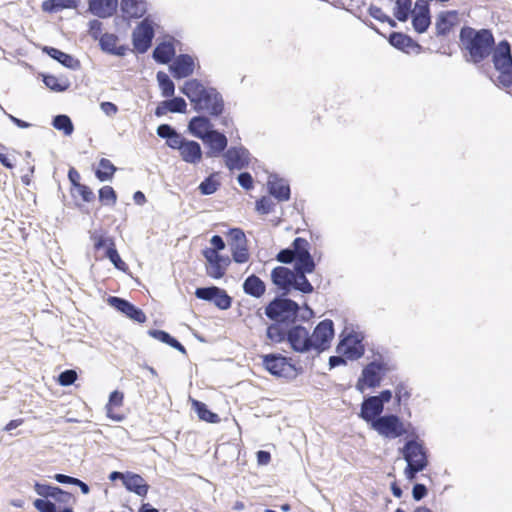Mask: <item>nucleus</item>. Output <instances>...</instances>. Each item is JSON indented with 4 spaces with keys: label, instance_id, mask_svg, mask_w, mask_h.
Wrapping results in <instances>:
<instances>
[{
    "label": "nucleus",
    "instance_id": "9d476101",
    "mask_svg": "<svg viewBox=\"0 0 512 512\" xmlns=\"http://www.w3.org/2000/svg\"><path fill=\"white\" fill-rule=\"evenodd\" d=\"M195 296L198 299L213 303L221 310L229 309L232 304V298L224 289L217 286L199 287L195 290Z\"/></svg>",
    "mask_w": 512,
    "mask_h": 512
},
{
    "label": "nucleus",
    "instance_id": "ea45409f",
    "mask_svg": "<svg viewBox=\"0 0 512 512\" xmlns=\"http://www.w3.org/2000/svg\"><path fill=\"white\" fill-rule=\"evenodd\" d=\"M291 289H295L304 294H310L314 288L310 281L307 279L306 274L294 272V278L292 281Z\"/></svg>",
    "mask_w": 512,
    "mask_h": 512
},
{
    "label": "nucleus",
    "instance_id": "1a4fd4ad",
    "mask_svg": "<svg viewBox=\"0 0 512 512\" xmlns=\"http://www.w3.org/2000/svg\"><path fill=\"white\" fill-rule=\"evenodd\" d=\"M154 28L150 17L144 18L132 33L133 46L138 53H145L151 47Z\"/></svg>",
    "mask_w": 512,
    "mask_h": 512
},
{
    "label": "nucleus",
    "instance_id": "6ab92c4d",
    "mask_svg": "<svg viewBox=\"0 0 512 512\" xmlns=\"http://www.w3.org/2000/svg\"><path fill=\"white\" fill-rule=\"evenodd\" d=\"M194 60L188 54H180L175 57L170 66V70L174 78L182 79L190 76L194 72Z\"/></svg>",
    "mask_w": 512,
    "mask_h": 512
},
{
    "label": "nucleus",
    "instance_id": "4d7b16f0",
    "mask_svg": "<svg viewBox=\"0 0 512 512\" xmlns=\"http://www.w3.org/2000/svg\"><path fill=\"white\" fill-rule=\"evenodd\" d=\"M274 207L273 201L266 196H263L256 202V210L262 214H269Z\"/></svg>",
    "mask_w": 512,
    "mask_h": 512
},
{
    "label": "nucleus",
    "instance_id": "e2e57ef3",
    "mask_svg": "<svg viewBox=\"0 0 512 512\" xmlns=\"http://www.w3.org/2000/svg\"><path fill=\"white\" fill-rule=\"evenodd\" d=\"M89 35L95 39V40H99L100 37H101V33H102V23L99 21V20H91L89 22Z\"/></svg>",
    "mask_w": 512,
    "mask_h": 512
},
{
    "label": "nucleus",
    "instance_id": "0e129e2a",
    "mask_svg": "<svg viewBox=\"0 0 512 512\" xmlns=\"http://www.w3.org/2000/svg\"><path fill=\"white\" fill-rule=\"evenodd\" d=\"M185 141L186 138L182 137L178 132H175V134H173L166 143L170 148L180 151Z\"/></svg>",
    "mask_w": 512,
    "mask_h": 512
},
{
    "label": "nucleus",
    "instance_id": "423d86ee",
    "mask_svg": "<svg viewBox=\"0 0 512 512\" xmlns=\"http://www.w3.org/2000/svg\"><path fill=\"white\" fill-rule=\"evenodd\" d=\"M371 428L379 435L388 439H395L406 433L404 423L395 414L382 415L373 421Z\"/></svg>",
    "mask_w": 512,
    "mask_h": 512
},
{
    "label": "nucleus",
    "instance_id": "473e14b6",
    "mask_svg": "<svg viewBox=\"0 0 512 512\" xmlns=\"http://www.w3.org/2000/svg\"><path fill=\"white\" fill-rule=\"evenodd\" d=\"M80 0H46L42 4L44 12L57 13L64 9H76Z\"/></svg>",
    "mask_w": 512,
    "mask_h": 512
},
{
    "label": "nucleus",
    "instance_id": "864d4df0",
    "mask_svg": "<svg viewBox=\"0 0 512 512\" xmlns=\"http://www.w3.org/2000/svg\"><path fill=\"white\" fill-rule=\"evenodd\" d=\"M77 380V373L75 370L67 369L61 372L58 376V382L61 386H70Z\"/></svg>",
    "mask_w": 512,
    "mask_h": 512
},
{
    "label": "nucleus",
    "instance_id": "412c9836",
    "mask_svg": "<svg viewBox=\"0 0 512 512\" xmlns=\"http://www.w3.org/2000/svg\"><path fill=\"white\" fill-rule=\"evenodd\" d=\"M188 130L194 137L203 140L214 130V125L208 117L199 115L190 119Z\"/></svg>",
    "mask_w": 512,
    "mask_h": 512
},
{
    "label": "nucleus",
    "instance_id": "72a5a7b5",
    "mask_svg": "<svg viewBox=\"0 0 512 512\" xmlns=\"http://www.w3.org/2000/svg\"><path fill=\"white\" fill-rule=\"evenodd\" d=\"M192 406L201 420L208 423L220 422V417L218 414L210 411L205 403L198 400H193Z\"/></svg>",
    "mask_w": 512,
    "mask_h": 512
},
{
    "label": "nucleus",
    "instance_id": "58836bf2",
    "mask_svg": "<svg viewBox=\"0 0 512 512\" xmlns=\"http://www.w3.org/2000/svg\"><path fill=\"white\" fill-rule=\"evenodd\" d=\"M52 125L55 129L63 131L66 136H70L74 131V125L69 116L59 114L53 118Z\"/></svg>",
    "mask_w": 512,
    "mask_h": 512
},
{
    "label": "nucleus",
    "instance_id": "4c0bfd02",
    "mask_svg": "<svg viewBox=\"0 0 512 512\" xmlns=\"http://www.w3.org/2000/svg\"><path fill=\"white\" fill-rule=\"evenodd\" d=\"M156 77L161 89L162 96L165 98L172 97L175 92V85L170 77L162 71H159Z\"/></svg>",
    "mask_w": 512,
    "mask_h": 512
},
{
    "label": "nucleus",
    "instance_id": "052dcab7",
    "mask_svg": "<svg viewBox=\"0 0 512 512\" xmlns=\"http://www.w3.org/2000/svg\"><path fill=\"white\" fill-rule=\"evenodd\" d=\"M411 396L410 391L404 383H399L395 388V399L400 404L402 401H407Z\"/></svg>",
    "mask_w": 512,
    "mask_h": 512
},
{
    "label": "nucleus",
    "instance_id": "a878e982",
    "mask_svg": "<svg viewBox=\"0 0 512 512\" xmlns=\"http://www.w3.org/2000/svg\"><path fill=\"white\" fill-rule=\"evenodd\" d=\"M118 37L115 34L104 33L99 39V45L102 51L116 56H124L127 52V47L124 45L116 46Z\"/></svg>",
    "mask_w": 512,
    "mask_h": 512
},
{
    "label": "nucleus",
    "instance_id": "4468645a",
    "mask_svg": "<svg viewBox=\"0 0 512 512\" xmlns=\"http://www.w3.org/2000/svg\"><path fill=\"white\" fill-rule=\"evenodd\" d=\"M362 339L359 334L350 333L340 341L337 350L342 352L347 358L357 360L364 354Z\"/></svg>",
    "mask_w": 512,
    "mask_h": 512
},
{
    "label": "nucleus",
    "instance_id": "8fccbe9b",
    "mask_svg": "<svg viewBox=\"0 0 512 512\" xmlns=\"http://www.w3.org/2000/svg\"><path fill=\"white\" fill-rule=\"evenodd\" d=\"M430 24L431 16L412 15V26L416 32H426Z\"/></svg>",
    "mask_w": 512,
    "mask_h": 512
},
{
    "label": "nucleus",
    "instance_id": "bf43d9fd",
    "mask_svg": "<svg viewBox=\"0 0 512 512\" xmlns=\"http://www.w3.org/2000/svg\"><path fill=\"white\" fill-rule=\"evenodd\" d=\"M412 15L430 16L428 0H417Z\"/></svg>",
    "mask_w": 512,
    "mask_h": 512
},
{
    "label": "nucleus",
    "instance_id": "680f3d73",
    "mask_svg": "<svg viewBox=\"0 0 512 512\" xmlns=\"http://www.w3.org/2000/svg\"><path fill=\"white\" fill-rule=\"evenodd\" d=\"M56 486H52V485H48V484H41V483H38L36 482L34 484V490L35 492L41 496V497H44V498H50L51 497V493L54 491Z\"/></svg>",
    "mask_w": 512,
    "mask_h": 512
},
{
    "label": "nucleus",
    "instance_id": "393cba45",
    "mask_svg": "<svg viewBox=\"0 0 512 512\" xmlns=\"http://www.w3.org/2000/svg\"><path fill=\"white\" fill-rule=\"evenodd\" d=\"M389 43L404 52H409V50H416L419 52L421 50V45H419L416 41H414L410 36L401 33V32H392L389 36Z\"/></svg>",
    "mask_w": 512,
    "mask_h": 512
},
{
    "label": "nucleus",
    "instance_id": "5fc2aeb1",
    "mask_svg": "<svg viewBox=\"0 0 512 512\" xmlns=\"http://www.w3.org/2000/svg\"><path fill=\"white\" fill-rule=\"evenodd\" d=\"M33 505L39 512H57L55 503L48 499H36Z\"/></svg>",
    "mask_w": 512,
    "mask_h": 512
},
{
    "label": "nucleus",
    "instance_id": "a19ab883",
    "mask_svg": "<svg viewBox=\"0 0 512 512\" xmlns=\"http://www.w3.org/2000/svg\"><path fill=\"white\" fill-rule=\"evenodd\" d=\"M412 2L410 0H396L394 16L400 22L408 20L411 11Z\"/></svg>",
    "mask_w": 512,
    "mask_h": 512
},
{
    "label": "nucleus",
    "instance_id": "b1692460",
    "mask_svg": "<svg viewBox=\"0 0 512 512\" xmlns=\"http://www.w3.org/2000/svg\"><path fill=\"white\" fill-rule=\"evenodd\" d=\"M43 52L50 56L52 59L56 60L64 67L78 70L80 68V61L74 58L72 55L67 54L57 48L45 46L43 48Z\"/></svg>",
    "mask_w": 512,
    "mask_h": 512
},
{
    "label": "nucleus",
    "instance_id": "c85d7f7f",
    "mask_svg": "<svg viewBox=\"0 0 512 512\" xmlns=\"http://www.w3.org/2000/svg\"><path fill=\"white\" fill-rule=\"evenodd\" d=\"M121 10L131 18H141L147 11L145 0H121Z\"/></svg>",
    "mask_w": 512,
    "mask_h": 512
},
{
    "label": "nucleus",
    "instance_id": "a18cd8bd",
    "mask_svg": "<svg viewBox=\"0 0 512 512\" xmlns=\"http://www.w3.org/2000/svg\"><path fill=\"white\" fill-rule=\"evenodd\" d=\"M231 253L236 263H246L249 260L247 243L237 244L231 247Z\"/></svg>",
    "mask_w": 512,
    "mask_h": 512
},
{
    "label": "nucleus",
    "instance_id": "4be33fe9",
    "mask_svg": "<svg viewBox=\"0 0 512 512\" xmlns=\"http://www.w3.org/2000/svg\"><path fill=\"white\" fill-rule=\"evenodd\" d=\"M117 7V0H88L89 11L99 18L111 17L116 12Z\"/></svg>",
    "mask_w": 512,
    "mask_h": 512
},
{
    "label": "nucleus",
    "instance_id": "9b49d317",
    "mask_svg": "<svg viewBox=\"0 0 512 512\" xmlns=\"http://www.w3.org/2000/svg\"><path fill=\"white\" fill-rule=\"evenodd\" d=\"M333 337V321L330 319H325L319 322L311 335V341L313 345L312 350H316L317 352H323L324 350L328 349Z\"/></svg>",
    "mask_w": 512,
    "mask_h": 512
},
{
    "label": "nucleus",
    "instance_id": "603ef678",
    "mask_svg": "<svg viewBox=\"0 0 512 512\" xmlns=\"http://www.w3.org/2000/svg\"><path fill=\"white\" fill-rule=\"evenodd\" d=\"M50 498L54 499L58 503L65 504V505L75 502V498L71 493L64 491L63 489H61L57 486L55 487L54 491L51 493Z\"/></svg>",
    "mask_w": 512,
    "mask_h": 512
},
{
    "label": "nucleus",
    "instance_id": "774afa93",
    "mask_svg": "<svg viewBox=\"0 0 512 512\" xmlns=\"http://www.w3.org/2000/svg\"><path fill=\"white\" fill-rule=\"evenodd\" d=\"M124 395L122 392L115 390L109 395L108 403L106 404V407H118L121 406L123 403Z\"/></svg>",
    "mask_w": 512,
    "mask_h": 512
},
{
    "label": "nucleus",
    "instance_id": "f8f14e48",
    "mask_svg": "<svg viewBox=\"0 0 512 512\" xmlns=\"http://www.w3.org/2000/svg\"><path fill=\"white\" fill-rule=\"evenodd\" d=\"M287 342L299 353L309 352L313 348L309 331L301 325L293 326L287 331Z\"/></svg>",
    "mask_w": 512,
    "mask_h": 512
},
{
    "label": "nucleus",
    "instance_id": "3c124183",
    "mask_svg": "<svg viewBox=\"0 0 512 512\" xmlns=\"http://www.w3.org/2000/svg\"><path fill=\"white\" fill-rule=\"evenodd\" d=\"M291 249L294 252V255L296 256V259L304 255H307V253H310L308 241L301 237H297L294 239Z\"/></svg>",
    "mask_w": 512,
    "mask_h": 512
},
{
    "label": "nucleus",
    "instance_id": "79ce46f5",
    "mask_svg": "<svg viewBox=\"0 0 512 512\" xmlns=\"http://www.w3.org/2000/svg\"><path fill=\"white\" fill-rule=\"evenodd\" d=\"M106 257L111 261V263L118 270L125 271L127 269L126 263L121 259L117 249L115 248V244L113 241H110V245H108L106 250Z\"/></svg>",
    "mask_w": 512,
    "mask_h": 512
},
{
    "label": "nucleus",
    "instance_id": "7c9ffc66",
    "mask_svg": "<svg viewBox=\"0 0 512 512\" xmlns=\"http://www.w3.org/2000/svg\"><path fill=\"white\" fill-rule=\"evenodd\" d=\"M175 55V49L172 43L162 42L153 50V59L160 64H168Z\"/></svg>",
    "mask_w": 512,
    "mask_h": 512
},
{
    "label": "nucleus",
    "instance_id": "bb28decb",
    "mask_svg": "<svg viewBox=\"0 0 512 512\" xmlns=\"http://www.w3.org/2000/svg\"><path fill=\"white\" fill-rule=\"evenodd\" d=\"M123 485L128 491L134 492L138 496H146L149 489V485L142 476L131 472L126 473Z\"/></svg>",
    "mask_w": 512,
    "mask_h": 512
},
{
    "label": "nucleus",
    "instance_id": "f257e3e1",
    "mask_svg": "<svg viewBox=\"0 0 512 512\" xmlns=\"http://www.w3.org/2000/svg\"><path fill=\"white\" fill-rule=\"evenodd\" d=\"M196 112H204L212 117L220 116L224 111L222 95L213 87H205L199 80L191 79L181 87Z\"/></svg>",
    "mask_w": 512,
    "mask_h": 512
},
{
    "label": "nucleus",
    "instance_id": "2f4dec72",
    "mask_svg": "<svg viewBox=\"0 0 512 512\" xmlns=\"http://www.w3.org/2000/svg\"><path fill=\"white\" fill-rule=\"evenodd\" d=\"M149 336H151L154 339H157L158 341L165 343L174 349L178 350L182 354L186 355L187 351L186 348L173 336H171L168 332L164 330H157V329H150L148 331Z\"/></svg>",
    "mask_w": 512,
    "mask_h": 512
},
{
    "label": "nucleus",
    "instance_id": "69168bd1",
    "mask_svg": "<svg viewBox=\"0 0 512 512\" xmlns=\"http://www.w3.org/2000/svg\"><path fill=\"white\" fill-rule=\"evenodd\" d=\"M239 185L246 189L250 190L253 188V178L250 173L248 172H242L237 177Z\"/></svg>",
    "mask_w": 512,
    "mask_h": 512
},
{
    "label": "nucleus",
    "instance_id": "0eeeda50",
    "mask_svg": "<svg viewBox=\"0 0 512 512\" xmlns=\"http://www.w3.org/2000/svg\"><path fill=\"white\" fill-rule=\"evenodd\" d=\"M262 362L265 369L276 377L291 378L295 375L294 365L281 354L263 355Z\"/></svg>",
    "mask_w": 512,
    "mask_h": 512
},
{
    "label": "nucleus",
    "instance_id": "6e6d98bb",
    "mask_svg": "<svg viewBox=\"0 0 512 512\" xmlns=\"http://www.w3.org/2000/svg\"><path fill=\"white\" fill-rule=\"evenodd\" d=\"M229 238H230V247H233L237 244H243L247 243L246 236L244 232L239 228H233L229 231Z\"/></svg>",
    "mask_w": 512,
    "mask_h": 512
},
{
    "label": "nucleus",
    "instance_id": "13d9d810",
    "mask_svg": "<svg viewBox=\"0 0 512 512\" xmlns=\"http://www.w3.org/2000/svg\"><path fill=\"white\" fill-rule=\"evenodd\" d=\"M276 260L280 263L290 264L295 262L296 256L294 255V252L291 248H285L278 252Z\"/></svg>",
    "mask_w": 512,
    "mask_h": 512
},
{
    "label": "nucleus",
    "instance_id": "338daca9",
    "mask_svg": "<svg viewBox=\"0 0 512 512\" xmlns=\"http://www.w3.org/2000/svg\"><path fill=\"white\" fill-rule=\"evenodd\" d=\"M77 192L79 193V195L82 197L83 201L85 202H91L92 200H94L95 198V195L93 193V191L86 185L84 184H77Z\"/></svg>",
    "mask_w": 512,
    "mask_h": 512
},
{
    "label": "nucleus",
    "instance_id": "dca6fc26",
    "mask_svg": "<svg viewBox=\"0 0 512 512\" xmlns=\"http://www.w3.org/2000/svg\"><path fill=\"white\" fill-rule=\"evenodd\" d=\"M202 141L208 147L206 156L209 158L218 157L221 154H224L228 145L227 137L215 129L210 131V134Z\"/></svg>",
    "mask_w": 512,
    "mask_h": 512
},
{
    "label": "nucleus",
    "instance_id": "ddd939ff",
    "mask_svg": "<svg viewBox=\"0 0 512 512\" xmlns=\"http://www.w3.org/2000/svg\"><path fill=\"white\" fill-rule=\"evenodd\" d=\"M223 157L229 170H242L250 163V152L241 145L228 148Z\"/></svg>",
    "mask_w": 512,
    "mask_h": 512
},
{
    "label": "nucleus",
    "instance_id": "09e8293b",
    "mask_svg": "<svg viewBox=\"0 0 512 512\" xmlns=\"http://www.w3.org/2000/svg\"><path fill=\"white\" fill-rule=\"evenodd\" d=\"M164 104L168 106L169 112L172 113H184L186 111V101L182 97H173L165 100Z\"/></svg>",
    "mask_w": 512,
    "mask_h": 512
},
{
    "label": "nucleus",
    "instance_id": "49530a36",
    "mask_svg": "<svg viewBox=\"0 0 512 512\" xmlns=\"http://www.w3.org/2000/svg\"><path fill=\"white\" fill-rule=\"evenodd\" d=\"M99 200L104 205H114L117 201V194L111 186H103L99 190Z\"/></svg>",
    "mask_w": 512,
    "mask_h": 512
},
{
    "label": "nucleus",
    "instance_id": "c756f323",
    "mask_svg": "<svg viewBox=\"0 0 512 512\" xmlns=\"http://www.w3.org/2000/svg\"><path fill=\"white\" fill-rule=\"evenodd\" d=\"M265 290V283L255 274L248 276L243 282V291L254 298H260Z\"/></svg>",
    "mask_w": 512,
    "mask_h": 512
},
{
    "label": "nucleus",
    "instance_id": "20e7f679",
    "mask_svg": "<svg viewBox=\"0 0 512 512\" xmlns=\"http://www.w3.org/2000/svg\"><path fill=\"white\" fill-rule=\"evenodd\" d=\"M492 62L495 70L499 73L498 83L509 88L512 86V51L507 40L500 41L495 45L492 53Z\"/></svg>",
    "mask_w": 512,
    "mask_h": 512
},
{
    "label": "nucleus",
    "instance_id": "aec40b11",
    "mask_svg": "<svg viewBox=\"0 0 512 512\" xmlns=\"http://www.w3.org/2000/svg\"><path fill=\"white\" fill-rule=\"evenodd\" d=\"M267 186L269 193L278 201L283 202L290 199V186L285 179L279 178L276 174H271Z\"/></svg>",
    "mask_w": 512,
    "mask_h": 512
},
{
    "label": "nucleus",
    "instance_id": "2eb2a0df",
    "mask_svg": "<svg viewBox=\"0 0 512 512\" xmlns=\"http://www.w3.org/2000/svg\"><path fill=\"white\" fill-rule=\"evenodd\" d=\"M107 302L110 306L135 322L144 323L147 319L145 313L140 308L136 307L126 299L117 296H110L107 299Z\"/></svg>",
    "mask_w": 512,
    "mask_h": 512
},
{
    "label": "nucleus",
    "instance_id": "f3484780",
    "mask_svg": "<svg viewBox=\"0 0 512 512\" xmlns=\"http://www.w3.org/2000/svg\"><path fill=\"white\" fill-rule=\"evenodd\" d=\"M384 408L380 401L371 396L365 397L361 403V409L359 417L366 421L370 426L373 425V421L380 418Z\"/></svg>",
    "mask_w": 512,
    "mask_h": 512
},
{
    "label": "nucleus",
    "instance_id": "f704fd0d",
    "mask_svg": "<svg viewBox=\"0 0 512 512\" xmlns=\"http://www.w3.org/2000/svg\"><path fill=\"white\" fill-rule=\"evenodd\" d=\"M115 171L116 167L110 160L106 158H101L99 161V167L95 171V175L97 179L100 180L101 182L110 181Z\"/></svg>",
    "mask_w": 512,
    "mask_h": 512
},
{
    "label": "nucleus",
    "instance_id": "37998d69",
    "mask_svg": "<svg viewBox=\"0 0 512 512\" xmlns=\"http://www.w3.org/2000/svg\"><path fill=\"white\" fill-rule=\"evenodd\" d=\"M215 176L212 174L200 183L198 189L202 195H211L218 190L220 182L216 180Z\"/></svg>",
    "mask_w": 512,
    "mask_h": 512
},
{
    "label": "nucleus",
    "instance_id": "39448f33",
    "mask_svg": "<svg viewBox=\"0 0 512 512\" xmlns=\"http://www.w3.org/2000/svg\"><path fill=\"white\" fill-rule=\"evenodd\" d=\"M299 310L298 303L281 295L265 307V315L275 322L292 324L298 319Z\"/></svg>",
    "mask_w": 512,
    "mask_h": 512
},
{
    "label": "nucleus",
    "instance_id": "5701e85b",
    "mask_svg": "<svg viewBox=\"0 0 512 512\" xmlns=\"http://www.w3.org/2000/svg\"><path fill=\"white\" fill-rule=\"evenodd\" d=\"M202 155L200 144L196 141L186 139L180 150L182 160L189 164H198L202 160Z\"/></svg>",
    "mask_w": 512,
    "mask_h": 512
},
{
    "label": "nucleus",
    "instance_id": "a211bd4d",
    "mask_svg": "<svg viewBox=\"0 0 512 512\" xmlns=\"http://www.w3.org/2000/svg\"><path fill=\"white\" fill-rule=\"evenodd\" d=\"M293 278L294 271L283 266L275 267L271 272V280L282 291L283 296L290 293Z\"/></svg>",
    "mask_w": 512,
    "mask_h": 512
},
{
    "label": "nucleus",
    "instance_id": "7ed1b4c3",
    "mask_svg": "<svg viewBox=\"0 0 512 512\" xmlns=\"http://www.w3.org/2000/svg\"><path fill=\"white\" fill-rule=\"evenodd\" d=\"M400 451L407 462L404 474L409 481H412L416 478L417 473L428 466L427 451L423 443L413 439L406 441Z\"/></svg>",
    "mask_w": 512,
    "mask_h": 512
},
{
    "label": "nucleus",
    "instance_id": "6e6552de",
    "mask_svg": "<svg viewBox=\"0 0 512 512\" xmlns=\"http://www.w3.org/2000/svg\"><path fill=\"white\" fill-rule=\"evenodd\" d=\"M388 371L387 365L382 362L372 361L367 364L358 379L356 388L363 392L364 385L369 388L378 387L381 383L382 376Z\"/></svg>",
    "mask_w": 512,
    "mask_h": 512
},
{
    "label": "nucleus",
    "instance_id": "de8ad7c7",
    "mask_svg": "<svg viewBox=\"0 0 512 512\" xmlns=\"http://www.w3.org/2000/svg\"><path fill=\"white\" fill-rule=\"evenodd\" d=\"M43 82L49 89L56 91V92H62L65 91L68 88V83L61 82L56 76L54 75H45L43 77Z\"/></svg>",
    "mask_w": 512,
    "mask_h": 512
},
{
    "label": "nucleus",
    "instance_id": "c9c22d12",
    "mask_svg": "<svg viewBox=\"0 0 512 512\" xmlns=\"http://www.w3.org/2000/svg\"><path fill=\"white\" fill-rule=\"evenodd\" d=\"M229 264H230L229 257H223L221 259V261H215V262L209 263L206 268L208 276H210L214 279L222 278L224 276Z\"/></svg>",
    "mask_w": 512,
    "mask_h": 512
},
{
    "label": "nucleus",
    "instance_id": "e433bc0d",
    "mask_svg": "<svg viewBox=\"0 0 512 512\" xmlns=\"http://www.w3.org/2000/svg\"><path fill=\"white\" fill-rule=\"evenodd\" d=\"M315 270V262L310 253L297 258L294 262V272L309 274Z\"/></svg>",
    "mask_w": 512,
    "mask_h": 512
},
{
    "label": "nucleus",
    "instance_id": "f03ea898",
    "mask_svg": "<svg viewBox=\"0 0 512 512\" xmlns=\"http://www.w3.org/2000/svg\"><path fill=\"white\" fill-rule=\"evenodd\" d=\"M459 38L469 55L468 61L478 64L487 59L494 47L495 38L489 29H474L465 26L460 30Z\"/></svg>",
    "mask_w": 512,
    "mask_h": 512
},
{
    "label": "nucleus",
    "instance_id": "cd10ccee",
    "mask_svg": "<svg viewBox=\"0 0 512 512\" xmlns=\"http://www.w3.org/2000/svg\"><path fill=\"white\" fill-rule=\"evenodd\" d=\"M457 19L456 11H445L439 13L435 22L436 35L445 36L447 35L452 27L455 25Z\"/></svg>",
    "mask_w": 512,
    "mask_h": 512
},
{
    "label": "nucleus",
    "instance_id": "c03bdc74",
    "mask_svg": "<svg viewBox=\"0 0 512 512\" xmlns=\"http://www.w3.org/2000/svg\"><path fill=\"white\" fill-rule=\"evenodd\" d=\"M281 323H273L267 328V338L272 342L281 343L284 340H287V332H285L281 327Z\"/></svg>",
    "mask_w": 512,
    "mask_h": 512
}]
</instances>
